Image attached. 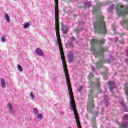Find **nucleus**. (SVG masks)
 I'll use <instances>...</instances> for the list:
<instances>
[{
  "mask_svg": "<svg viewBox=\"0 0 128 128\" xmlns=\"http://www.w3.org/2000/svg\"><path fill=\"white\" fill-rule=\"evenodd\" d=\"M28 26H30V24L26 23L24 25V28L25 30H26V28H28Z\"/></svg>",
  "mask_w": 128,
  "mask_h": 128,
  "instance_id": "13",
  "label": "nucleus"
},
{
  "mask_svg": "<svg viewBox=\"0 0 128 128\" xmlns=\"http://www.w3.org/2000/svg\"><path fill=\"white\" fill-rule=\"evenodd\" d=\"M89 76H90V78H92V76H94V75L92 74H90Z\"/></svg>",
  "mask_w": 128,
  "mask_h": 128,
  "instance_id": "21",
  "label": "nucleus"
},
{
  "mask_svg": "<svg viewBox=\"0 0 128 128\" xmlns=\"http://www.w3.org/2000/svg\"><path fill=\"white\" fill-rule=\"evenodd\" d=\"M64 28H62V30H63V32H64Z\"/></svg>",
  "mask_w": 128,
  "mask_h": 128,
  "instance_id": "24",
  "label": "nucleus"
},
{
  "mask_svg": "<svg viewBox=\"0 0 128 128\" xmlns=\"http://www.w3.org/2000/svg\"><path fill=\"white\" fill-rule=\"evenodd\" d=\"M94 108V102L90 103V104L88 106V110Z\"/></svg>",
  "mask_w": 128,
  "mask_h": 128,
  "instance_id": "10",
  "label": "nucleus"
},
{
  "mask_svg": "<svg viewBox=\"0 0 128 128\" xmlns=\"http://www.w3.org/2000/svg\"><path fill=\"white\" fill-rule=\"evenodd\" d=\"M121 104H122L124 106V103H121Z\"/></svg>",
  "mask_w": 128,
  "mask_h": 128,
  "instance_id": "26",
  "label": "nucleus"
},
{
  "mask_svg": "<svg viewBox=\"0 0 128 128\" xmlns=\"http://www.w3.org/2000/svg\"><path fill=\"white\" fill-rule=\"evenodd\" d=\"M36 52L37 56H44V52L40 48H37Z\"/></svg>",
  "mask_w": 128,
  "mask_h": 128,
  "instance_id": "5",
  "label": "nucleus"
},
{
  "mask_svg": "<svg viewBox=\"0 0 128 128\" xmlns=\"http://www.w3.org/2000/svg\"><path fill=\"white\" fill-rule=\"evenodd\" d=\"M125 92H126V96H128V87H126Z\"/></svg>",
  "mask_w": 128,
  "mask_h": 128,
  "instance_id": "17",
  "label": "nucleus"
},
{
  "mask_svg": "<svg viewBox=\"0 0 128 128\" xmlns=\"http://www.w3.org/2000/svg\"><path fill=\"white\" fill-rule=\"evenodd\" d=\"M37 118L38 120H42V114H38L37 116Z\"/></svg>",
  "mask_w": 128,
  "mask_h": 128,
  "instance_id": "12",
  "label": "nucleus"
},
{
  "mask_svg": "<svg viewBox=\"0 0 128 128\" xmlns=\"http://www.w3.org/2000/svg\"><path fill=\"white\" fill-rule=\"evenodd\" d=\"M126 0V2H128V0Z\"/></svg>",
  "mask_w": 128,
  "mask_h": 128,
  "instance_id": "27",
  "label": "nucleus"
},
{
  "mask_svg": "<svg viewBox=\"0 0 128 128\" xmlns=\"http://www.w3.org/2000/svg\"><path fill=\"white\" fill-rule=\"evenodd\" d=\"M65 34H66V32H65Z\"/></svg>",
  "mask_w": 128,
  "mask_h": 128,
  "instance_id": "29",
  "label": "nucleus"
},
{
  "mask_svg": "<svg viewBox=\"0 0 128 128\" xmlns=\"http://www.w3.org/2000/svg\"><path fill=\"white\" fill-rule=\"evenodd\" d=\"M68 60L69 62L70 63L72 62V60H74V56H72V54H69L68 56Z\"/></svg>",
  "mask_w": 128,
  "mask_h": 128,
  "instance_id": "7",
  "label": "nucleus"
},
{
  "mask_svg": "<svg viewBox=\"0 0 128 128\" xmlns=\"http://www.w3.org/2000/svg\"><path fill=\"white\" fill-rule=\"evenodd\" d=\"M18 70L20 72H24V69L22 68V67L20 66V65L18 66Z\"/></svg>",
  "mask_w": 128,
  "mask_h": 128,
  "instance_id": "11",
  "label": "nucleus"
},
{
  "mask_svg": "<svg viewBox=\"0 0 128 128\" xmlns=\"http://www.w3.org/2000/svg\"><path fill=\"white\" fill-rule=\"evenodd\" d=\"M86 6H88V8H90V2L89 3H86L85 4Z\"/></svg>",
  "mask_w": 128,
  "mask_h": 128,
  "instance_id": "19",
  "label": "nucleus"
},
{
  "mask_svg": "<svg viewBox=\"0 0 128 128\" xmlns=\"http://www.w3.org/2000/svg\"><path fill=\"white\" fill-rule=\"evenodd\" d=\"M7 108H8V109L9 110L10 114H14V109L12 108V104H10V103H8L7 106Z\"/></svg>",
  "mask_w": 128,
  "mask_h": 128,
  "instance_id": "4",
  "label": "nucleus"
},
{
  "mask_svg": "<svg viewBox=\"0 0 128 128\" xmlns=\"http://www.w3.org/2000/svg\"><path fill=\"white\" fill-rule=\"evenodd\" d=\"M2 42H6V38H4V37H2Z\"/></svg>",
  "mask_w": 128,
  "mask_h": 128,
  "instance_id": "18",
  "label": "nucleus"
},
{
  "mask_svg": "<svg viewBox=\"0 0 128 128\" xmlns=\"http://www.w3.org/2000/svg\"><path fill=\"white\" fill-rule=\"evenodd\" d=\"M112 10H114V6H112L110 8H108V12H112Z\"/></svg>",
  "mask_w": 128,
  "mask_h": 128,
  "instance_id": "14",
  "label": "nucleus"
},
{
  "mask_svg": "<svg viewBox=\"0 0 128 128\" xmlns=\"http://www.w3.org/2000/svg\"><path fill=\"white\" fill-rule=\"evenodd\" d=\"M30 96L32 100H34V96L32 92H31Z\"/></svg>",
  "mask_w": 128,
  "mask_h": 128,
  "instance_id": "15",
  "label": "nucleus"
},
{
  "mask_svg": "<svg viewBox=\"0 0 128 128\" xmlns=\"http://www.w3.org/2000/svg\"><path fill=\"white\" fill-rule=\"evenodd\" d=\"M122 128H128V125H127V124L123 125V126H122Z\"/></svg>",
  "mask_w": 128,
  "mask_h": 128,
  "instance_id": "20",
  "label": "nucleus"
},
{
  "mask_svg": "<svg viewBox=\"0 0 128 128\" xmlns=\"http://www.w3.org/2000/svg\"><path fill=\"white\" fill-rule=\"evenodd\" d=\"M72 39H73V40H74V38H72Z\"/></svg>",
  "mask_w": 128,
  "mask_h": 128,
  "instance_id": "28",
  "label": "nucleus"
},
{
  "mask_svg": "<svg viewBox=\"0 0 128 128\" xmlns=\"http://www.w3.org/2000/svg\"><path fill=\"white\" fill-rule=\"evenodd\" d=\"M5 19L6 20V21L8 22H10V18L8 14H5Z\"/></svg>",
  "mask_w": 128,
  "mask_h": 128,
  "instance_id": "9",
  "label": "nucleus"
},
{
  "mask_svg": "<svg viewBox=\"0 0 128 128\" xmlns=\"http://www.w3.org/2000/svg\"><path fill=\"white\" fill-rule=\"evenodd\" d=\"M104 16H101L99 18V22L97 24H94V28H97L100 34H106L108 30L106 26V23L104 22Z\"/></svg>",
  "mask_w": 128,
  "mask_h": 128,
  "instance_id": "1",
  "label": "nucleus"
},
{
  "mask_svg": "<svg viewBox=\"0 0 128 128\" xmlns=\"http://www.w3.org/2000/svg\"><path fill=\"white\" fill-rule=\"evenodd\" d=\"M109 84L110 86V92H112V88H114V82H110Z\"/></svg>",
  "mask_w": 128,
  "mask_h": 128,
  "instance_id": "8",
  "label": "nucleus"
},
{
  "mask_svg": "<svg viewBox=\"0 0 128 128\" xmlns=\"http://www.w3.org/2000/svg\"><path fill=\"white\" fill-rule=\"evenodd\" d=\"M82 90V87L80 88V89L78 90L79 92H80V90Z\"/></svg>",
  "mask_w": 128,
  "mask_h": 128,
  "instance_id": "22",
  "label": "nucleus"
},
{
  "mask_svg": "<svg viewBox=\"0 0 128 128\" xmlns=\"http://www.w3.org/2000/svg\"><path fill=\"white\" fill-rule=\"evenodd\" d=\"M0 82L1 86L2 88H6V80L4 78H2Z\"/></svg>",
  "mask_w": 128,
  "mask_h": 128,
  "instance_id": "6",
  "label": "nucleus"
},
{
  "mask_svg": "<svg viewBox=\"0 0 128 128\" xmlns=\"http://www.w3.org/2000/svg\"><path fill=\"white\" fill-rule=\"evenodd\" d=\"M116 10L119 16H124L128 14V6H118Z\"/></svg>",
  "mask_w": 128,
  "mask_h": 128,
  "instance_id": "2",
  "label": "nucleus"
},
{
  "mask_svg": "<svg viewBox=\"0 0 128 128\" xmlns=\"http://www.w3.org/2000/svg\"><path fill=\"white\" fill-rule=\"evenodd\" d=\"M34 112L35 114H38V109L34 108Z\"/></svg>",
  "mask_w": 128,
  "mask_h": 128,
  "instance_id": "16",
  "label": "nucleus"
},
{
  "mask_svg": "<svg viewBox=\"0 0 128 128\" xmlns=\"http://www.w3.org/2000/svg\"><path fill=\"white\" fill-rule=\"evenodd\" d=\"M127 64H128V60H126Z\"/></svg>",
  "mask_w": 128,
  "mask_h": 128,
  "instance_id": "25",
  "label": "nucleus"
},
{
  "mask_svg": "<svg viewBox=\"0 0 128 128\" xmlns=\"http://www.w3.org/2000/svg\"><path fill=\"white\" fill-rule=\"evenodd\" d=\"M92 70H94V67L93 66H92Z\"/></svg>",
  "mask_w": 128,
  "mask_h": 128,
  "instance_id": "23",
  "label": "nucleus"
},
{
  "mask_svg": "<svg viewBox=\"0 0 128 128\" xmlns=\"http://www.w3.org/2000/svg\"><path fill=\"white\" fill-rule=\"evenodd\" d=\"M106 42L104 40H96V39L92 40V44H104Z\"/></svg>",
  "mask_w": 128,
  "mask_h": 128,
  "instance_id": "3",
  "label": "nucleus"
}]
</instances>
